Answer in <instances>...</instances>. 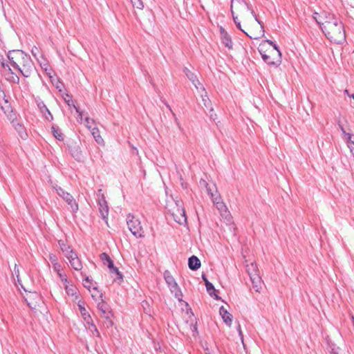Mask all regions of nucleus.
Instances as JSON below:
<instances>
[{
  "mask_svg": "<svg viewBox=\"0 0 354 354\" xmlns=\"http://www.w3.org/2000/svg\"><path fill=\"white\" fill-rule=\"evenodd\" d=\"M95 140V141L97 142V143H101L103 142V139L100 136V135H97L96 136V137H93Z\"/></svg>",
  "mask_w": 354,
  "mask_h": 354,
  "instance_id": "603ef678",
  "label": "nucleus"
},
{
  "mask_svg": "<svg viewBox=\"0 0 354 354\" xmlns=\"http://www.w3.org/2000/svg\"><path fill=\"white\" fill-rule=\"evenodd\" d=\"M68 150L72 156L77 160H80L82 158L80 150V143L74 140L69 141L68 143Z\"/></svg>",
  "mask_w": 354,
  "mask_h": 354,
  "instance_id": "0eeeda50",
  "label": "nucleus"
},
{
  "mask_svg": "<svg viewBox=\"0 0 354 354\" xmlns=\"http://www.w3.org/2000/svg\"><path fill=\"white\" fill-rule=\"evenodd\" d=\"M8 58L11 66L25 77H30L35 70V64L30 57L20 50H10Z\"/></svg>",
  "mask_w": 354,
  "mask_h": 354,
  "instance_id": "f03ea898",
  "label": "nucleus"
},
{
  "mask_svg": "<svg viewBox=\"0 0 354 354\" xmlns=\"http://www.w3.org/2000/svg\"><path fill=\"white\" fill-rule=\"evenodd\" d=\"M273 47V50L272 51V54H276L277 57L281 58V53L278 48V46L274 43V45L272 46Z\"/></svg>",
  "mask_w": 354,
  "mask_h": 354,
  "instance_id": "79ce46f5",
  "label": "nucleus"
},
{
  "mask_svg": "<svg viewBox=\"0 0 354 354\" xmlns=\"http://www.w3.org/2000/svg\"><path fill=\"white\" fill-rule=\"evenodd\" d=\"M49 260L51 262L52 265H53L54 263H58L57 257L54 254H49Z\"/></svg>",
  "mask_w": 354,
  "mask_h": 354,
  "instance_id": "37998d69",
  "label": "nucleus"
},
{
  "mask_svg": "<svg viewBox=\"0 0 354 354\" xmlns=\"http://www.w3.org/2000/svg\"><path fill=\"white\" fill-rule=\"evenodd\" d=\"M32 53H36V50H32Z\"/></svg>",
  "mask_w": 354,
  "mask_h": 354,
  "instance_id": "0e129e2a",
  "label": "nucleus"
},
{
  "mask_svg": "<svg viewBox=\"0 0 354 354\" xmlns=\"http://www.w3.org/2000/svg\"><path fill=\"white\" fill-rule=\"evenodd\" d=\"M74 251L71 249V248L70 247L69 249H66L64 251H63L62 252L64 254L65 257H67L68 256H69L71 254H72Z\"/></svg>",
  "mask_w": 354,
  "mask_h": 354,
  "instance_id": "de8ad7c7",
  "label": "nucleus"
},
{
  "mask_svg": "<svg viewBox=\"0 0 354 354\" xmlns=\"http://www.w3.org/2000/svg\"><path fill=\"white\" fill-rule=\"evenodd\" d=\"M66 203L67 204L70 206L71 209V211L73 212H77L78 210V205L77 203H76V201H75L73 196L68 193L65 197H64L63 198Z\"/></svg>",
  "mask_w": 354,
  "mask_h": 354,
  "instance_id": "f3484780",
  "label": "nucleus"
},
{
  "mask_svg": "<svg viewBox=\"0 0 354 354\" xmlns=\"http://www.w3.org/2000/svg\"><path fill=\"white\" fill-rule=\"evenodd\" d=\"M35 102L40 112L43 114L44 118L48 121H52L53 120V116L44 102L39 97L35 99Z\"/></svg>",
  "mask_w": 354,
  "mask_h": 354,
  "instance_id": "1a4fd4ad",
  "label": "nucleus"
},
{
  "mask_svg": "<svg viewBox=\"0 0 354 354\" xmlns=\"http://www.w3.org/2000/svg\"><path fill=\"white\" fill-rule=\"evenodd\" d=\"M65 101H66V102L67 103V101H71V100H68V99H66V98H65Z\"/></svg>",
  "mask_w": 354,
  "mask_h": 354,
  "instance_id": "680f3d73",
  "label": "nucleus"
},
{
  "mask_svg": "<svg viewBox=\"0 0 354 354\" xmlns=\"http://www.w3.org/2000/svg\"><path fill=\"white\" fill-rule=\"evenodd\" d=\"M233 8H234L238 12L241 14L244 13L246 11H250L251 15L253 16L257 24H261V21L258 19L257 16L256 15L250 5L247 3L244 0H232L231 12L232 15L233 21L235 24L240 22V21L238 19V17L234 15Z\"/></svg>",
  "mask_w": 354,
  "mask_h": 354,
  "instance_id": "7ed1b4c3",
  "label": "nucleus"
},
{
  "mask_svg": "<svg viewBox=\"0 0 354 354\" xmlns=\"http://www.w3.org/2000/svg\"><path fill=\"white\" fill-rule=\"evenodd\" d=\"M75 257H78L77 254L73 252L72 254H71L69 256H68L66 258L69 261V263L71 262L72 259H75Z\"/></svg>",
  "mask_w": 354,
  "mask_h": 354,
  "instance_id": "09e8293b",
  "label": "nucleus"
},
{
  "mask_svg": "<svg viewBox=\"0 0 354 354\" xmlns=\"http://www.w3.org/2000/svg\"><path fill=\"white\" fill-rule=\"evenodd\" d=\"M0 66L1 73H3L4 71H6V68H10L9 65L7 63H6L5 58L2 55H0Z\"/></svg>",
  "mask_w": 354,
  "mask_h": 354,
  "instance_id": "72a5a7b5",
  "label": "nucleus"
},
{
  "mask_svg": "<svg viewBox=\"0 0 354 354\" xmlns=\"http://www.w3.org/2000/svg\"><path fill=\"white\" fill-rule=\"evenodd\" d=\"M255 291L259 292L261 288V280L259 274H253L252 277H250Z\"/></svg>",
  "mask_w": 354,
  "mask_h": 354,
  "instance_id": "412c9836",
  "label": "nucleus"
},
{
  "mask_svg": "<svg viewBox=\"0 0 354 354\" xmlns=\"http://www.w3.org/2000/svg\"><path fill=\"white\" fill-rule=\"evenodd\" d=\"M220 34L223 44L227 48L232 49L233 43L231 37L223 27H220Z\"/></svg>",
  "mask_w": 354,
  "mask_h": 354,
  "instance_id": "9b49d317",
  "label": "nucleus"
},
{
  "mask_svg": "<svg viewBox=\"0 0 354 354\" xmlns=\"http://www.w3.org/2000/svg\"><path fill=\"white\" fill-rule=\"evenodd\" d=\"M237 330L239 332V335L241 337V339L242 342L243 343V333L241 329V326L239 324L238 325Z\"/></svg>",
  "mask_w": 354,
  "mask_h": 354,
  "instance_id": "8fccbe9b",
  "label": "nucleus"
},
{
  "mask_svg": "<svg viewBox=\"0 0 354 354\" xmlns=\"http://www.w3.org/2000/svg\"><path fill=\"white\" fill-rule=\"evenodd\" d=\"M352 318H353V321H354V317H352Z\"/></svg>",
  "mask_w": 354,
  "mask_h": 354,
  "instance_id": "69168bd1",
  "label": "nucleus"
},
{
  "mask_svg": "<svg viewBox=\"0 0 354 354\" xmlns=\"http://www.w3.org/2000/svg\"><path fill=\"white\" fill-rule=\"evenodd\" d=\"M97 309L100 313V317L103 318L106 315H110L112 313L109 305L104 301H102L97 304Z\"/></svg>",
  "mask_w": 354,
  "mask_h": 354,
  "instance_id": "dca6fc26",
  "label": "nucleus"
},
{
  "mask_svg": "<svg viewBox=\"0 0 354 354\" xmlns=\"http://www.w3.org/2000/svg\"><path fill=\"white\" fill-rule=\"evenodd\" d=\"M206 189L208 194L211 196L212 201L213 198H216V196H218L217 191L214 185H212L211 187L209 185L206 184Z\"/></svg>",
  "mask_w": 354,
  "mask_h": 354,
  "instance_id": "7c9ffc66",
  "label": "nucleus"
},
{
  "mask_svg": "<svg viewBox=\"0 0 354 354\" xmlns=\"http://www.w3.org/2000/svg\"><path fill=\"white\" fill-rule=\"evenodd\" d=\"M246 270L250 277H252L253 274H259L257 264L254 263H251L250 264L247 265Z\"/></svg>",
  "mask_w": 354,
  "mask_h": 354,
  "instance_id": "393cba45",
  "label": "nucleus"
},
{
  "mask_svg": "<svg viewBox=\"0 0 354 354\" xmlns=\"http://www.w3.org/2000/svg\"><path fill=\"white\" fill-rule=\"evenodd\" d=\"M213 112H214L213 109H212V107H210V113H210V115H209V117H210V118H211L212 120L215 121V119H216V118H215V117H214V116H216V114H214V113H213Z\"/></svg>",
  "mask_w": 354,
  "mask_h": 354,
  "instance_id": "864d4df0",
  "label": "nucleus"
},
{
  "mask_svg": "<svg viewBox=\"0 0 354 354\" xmlns=\"http://www.w3.org/2000/svg\"><path fill=\"white\" fill-rule=\"evenodd\" d=\"M52 133H53L54 137L56 139H57L58 140H64V136L62 133V131L57 127H55V126L52 127Z\"/></svg>",
  "mask_w": 354,
  "mask_h": 354,
  "instance_id": "c756f323",
  "label": "nucleus"
},
{
  "mask_svg": "<svg viewBox=\"0 0 354 354\" xmlns=\"http://www.w3.org/2000/svg\"><path fill=\"white\" fill-rule=\"evenodd\" d=\"M73 103V100L67 101V104L70 106Z\"/></svg>",
  "mask_w": 354,
  "mask_h": 354,
  "instance_id": "13d9d810",
  "label": "nucleus"
},
{
  "mask_svg": "<svg viewBox=\"0 0 354 354\" xmlns=\"http://www.w3.org/2000/svg\"><path fill=\"white\" fill-rule=\"evenodd\" d=\"M97 202L99 206V212L101 214L102 219L105 220L107 223V218L109 216V207L107 202L105 200L104 194L102 193V189H99L97 194Z\"/></svg>",
  "mask_w": 354,
  "mask_h": 354,
  "instance_id": "39448f33",
  "label": "nucleus"
},
{
  "mask_svg": "<svg viewBox=\"0 0 354 354\" xmlns=\"http://www.w3.org/2000/svg\"><path fill=\"white\" fill-rule=\"evenodd\" d=\"M265 42L269 44L270 46L274 45V42L270 40V39L266 40Z\"/></svg>",
  "mask_w": 354,
  "mask_h": 354,
  "instance_id": "6e6d98bb",
  "label": "nucleus"
},
{
  "mask_svg": "<svg viewBox=\"0 0 354 354\" xmlns=\"http://www.w3.org/2000/svg\"><path fill=\"white\" fill-rule=\"evenodd\" d=\"M173 217L175 221L180 225L187 223L185 212L183 209L178 208L176 213H173Z\"/></svg>",
  "mask_w": 354,
  "mask_h": 354,
  "instance_id": "4468645a",
  "label": "nucleus"
},
{
  "mask_svg": "<svg viewBox=\"0 0 354 354\" xmlns=\"http://www.w3.org/2000/svg\"><path fill=\"white\" fill-rule=\"evenodd\" d=\"M91 281L88 277H86L84 279V286L85 288H90Z\"/></svg>",
  "mask_w": 354,
  "mask_h": 354,
  "instance_id": "49530a36",
  "label": "nucleus"
},
{
  "mask_svg": "<svg viewBox=\"0 0 354 354\" xmlns=\"http://www.w3.org/2000/svg\"><path fill=\"white\" fill-rule=\"evenodd\" d=\"M183 71L187 77L192 82L196 89H199V86H201V88L205 91V88L201 84L198 80L197 79L196 75L193 72H192L189 68L186 67Z\"/></svg>",
  "mask_w": 354,
  "mask_h": 354,
  "instance_id": "f8f14e48",
  "label": "nucleus"
},
{
  "mask_svg": "<svg viewBox=\"0 0 354 354\" xmlns=\"http://www.w3.org/2000/svg\"><path fill=\"white\" fill-rule=\"evenodd\" d=\"M77 306L84 320L86 322V324H88L93 322L90 314L84 307V303L80 300L78 301Z\"/></svg>",
  "mask_w": 354,
  "mask_h": 354,
  "instance_id": "2eb2a0df",
  "label": "nucleus"
},
{
  "mask_svg": "<svg viewBox=\"0 0 354 354\" xmlns=\"http://www.w3.org/2000/svg\"><path fill=\"white\" fill-rule=\"evenodd\" d=\"M85 122H86V127L88 129H91L93 127H92V125L94 124V120L91 118H86L85 119Z\"/></svg>",
  "mask_w": 354,
  "mask_h": 354,
  "instance_id": "ea45409f",
  "label": "nucleus"
},
{
  "mask_svg": "<svg viewBox=\"0 0 354 354\" xmlns=\"http://www.w3.org/2000/svg\"><path fill=\"white\" fill-rule=\"evenodd\" d=\"M259 27H257L259 31H252L250 32V34H248L244 30L242 29L241 22L236 23V26L241 30L243 33H245L248 37H249L252 39H258L262 37L264 35V30L263 23L261 21V24H259Z\"/></svg>",
  "mask_w": 354,
  "mask_h": 354,
  "instance_id": "6e6552de",
  "label": "nucleus"
},
{
  "mask_svg": "<svg viewBox=\"0 0 354 354\" xmlns=\"http://www.w3.org/2000/svg\"><path fill=\"white\" fill-rule=\"evenodd\" d=\"M220 196L218 195L216 196V198H213L212 201L215 204L218 210L220 212L221 216L227 217L229 215V212L227 211L225 205L222 201H220Z\"/></svg>",
  "mask_w": 354,
  "mask_h": 354,
  "instance_id": "9d476101",
  "label": "nucleus"
},
{
  "mask_svg": "<svg viewBox=\"0 0 354 354\" xmlns=\"http://www.w3.org/2000/svg\"><path fill=\"white\" fill-rule=\"evenodd\" d=\"M100 259L104 265H106L108 268H112L113 262L110 257L106 253H102L100 255Z\"/></svg>",
  "mask_w": 354,
  "mask_h": 354,
  "instance_id": "cd10ccee",
  "label": "nucleus"
},
{
  "mask_svg": "<svg viewBox=\"0 0 354 354\" xmlns=\"http://www.w3.org/2000/svg\"><path fill=\"white\" fill-rule=\"evenodd\" d=\"M87 325L88 326V330L91 331L93 335H95L98 337H100V333L93 322H91L90 324H88Z\"/></svg>",
  "mask_w": 354,
  "mask_h": 354,
  "instance_id": "473e14b6",
  "label": "nucleus"
},
{
  "mask_svg": "<svg viewBox=\"0 0 354 354\" xmlns=\"http://www.w3.org/2000/svg\"><path fill=\"white\" fill-rule=\"evenodd\" d=\"M109 268L111 273L115 274L118 276V279L120 280V281H122V274L119 271L118 268L115 267L114 265L113 264V267Z\"/></svg>",
  "mask_w": 354,
  "mask_h": 354,
  "instance_id": "f704fd0d",
  "label": "nucleus"
},
{
  "mask_svg": "<svg viewBox=\"0 0 354 354\" xmlns=\"http://www.w3.org/2000/svg\"><path fill=\"white\" fill-rule=\"evenodd\" d=\"M202 101L205 108L208 109L211 107V101L206 94L204 96L202 95Z\"/></svg>",
  "mask_w": 354,
  "mask_h": 354,
  "instance_id": "e433bc0d",
  "label": "nucleus"
},
{
  "mask_svg": "<svg viewBox=\"0 0 354 354\" xmlns=\"http://www.w3.org/2000/svg\"><path fill=\"white\" fill-rule=\"evenodd\" d=\"M71 267L75 270H81L82 268V264L81 261L78 257H75V259H72L71 262H70Z\"/></svg>",
  "mask_w": 354,
  "mask_h": 354,
  "instance_id": "c85d7f7f",
  "label": "nucleus"
},
{
  "mask_svg": "<svg viewBox=\"0 0 354 354\" xmlns=\"http://www.w3.org/2000/svg\"><path fill=\"white\" fill-rule=\"evenodd\" d=\"M263 44L260 45L259 51L261 55L263 60L269 65L278 66L281 63V58L277 57L276 58L272 57L274 55H268L265 51L263 50Z\"/></svg>",
  "mask_w": 354,
  "mask_h": 354,
  "instance_id": "423d86ee",
  "label": "nucleus"
},
{
  "mask_svg": "<svg viewBox=\"0 0 354 354\" xmlns=\"http://www.w3.org/2000/svg\"><path fill=\"white\" fill-rule=\"evenodd\" d=\"M91 132L93 137H96V136L100 135V131L97 127L92 128L91 129Z\"/></svg>",
  "mask_w": 354,
  "mask_h": 354,
  "instance_id": "a18cd8bd",
  "label": "nucleus"
},
{
  "mask_svg": "<svg viewBox=\"0 0 354 354\" xmlns=\"http://www.w3.org/2000/svg\"><path fill=\"white\" fill-rule=\"evenodd\" d=\"M344 92H345V93H346V94H347L348 96L350 95L348 94V90H345V91H344Z\"/></svg>",
  "mask_w": 354,
  "mask_h": 354,
  "instance_id": "bf43d9fd",
  "label": "nucleus"
},
{
  "mask_svg": "<svg viewBox=\"0 0 354 354\" xmlns=\"http://www.w3.org/2000/svg\"><path fill=\"white\" fill-rule=\"evenodd\" d=\"M53 270L55 272H57V274H59V272H61V270H62V266L61 265L58 263H54L53 265Z\"/></svg>",
  "mask_w": 354,
  "mask_h": 354,
  "instance_id": "c03bdc74",
  "label": "nucleus"
},
{
  "mask_svg": "<svg viewBox=\"0 0 354 354\" xmlns=\"http://www.w3.org/2000/svg\"><path fill=\"white\" fill-rule=\"evenodd\" d=\"M32 53H36V50H32Z\"/></svg>",
  "mask_w": 354,
  "mask_h": 354,
  "instance_id": "e2e57ef3",
  "label": "nucleus"
},
{
  "mask_svg": "<svg viewBox=\"0 0 354 354\" xmlns=\"http://www.w3.org/2000/svg\"><path fill=\"white\" fill-rule=\"evenodd\" d=\"M205 286H206V289H207V291L209 293V295L211 297H214L215 299L218 300L219 299V297L215 293L216 289L214 288V286H213V284L212 283H210L209 281H207Z\"/></svg>",
  "mask_w": 354,
  "mask_h": 354,
  "instance_id": "b1692460",
  "label": "nucleus"
},
{
  "mask_svg": "<svg viewBox=\"0 0 354 354\" xmlns=\"http://www.w3.org/2000/svg\"><path fill=\"white\" fill-rule=\"evenodd\" d=\"M349 97H352L353 99H354V93H353V94H352V95H349Z\"/></svg>",
  "mask_w": 354,
  "mask_h": 354,
  "instance_id": "052dcab7",
  "label": "nucleus"
},
{
  "mask_svg": "<svg viewBox=\"0 0 354 354\" xmlns=\"http://www.w3.org/2000/svg\"><path fill=\"white\" fill-rule=\"evenodd\" d=\"M56 192L62 198H64V197H65V196L68 194V192H65L60 187L56 188Z\"/></svg>",
  "mask_w": 354,
  "mask_h": 354,
  "instance_id": "a19ab883",
  "label": "nucleus"
},
{
  "mask_svg": "<svg viewBox=\"0 0 354 354\" xmlns=\"http://www.w3.org/2000/svg\"><path fill=\"white\" fill-rule=\"evenodd\" d=\"M201 261L199 259L193 255L188 259V266L192 270H197L201 267Z\"/></svg>",
  "mask_w": 354,
  "mask_h": 354,
  "instance_id": "6ab92c4d",
  "label": "nucleus"
},
{
  "mask_svg": "<svg viewBox=\"0 0 354 354\" xmlns=\"http://www.w3.org/2000/svg\"><path fill=\"white\" fill-rule=\"evenodd\" d=\"M2 75L5 77L6 80L10 83L13 84H19V77L15 73H14L11 68H6V71H4L1 73Z\"/></svg>",
  "mask_w": 354,
  "mask_h": 354,
  "instance_id": "ddd939ff",
  "label": "nucleus"
},
{
  "mask_svg": "<svg viewBox=\"0 0 354 354\" xmlns=\"http://www.w3.org/2000/svg\"><path fill=\"white\" fill-rule=\"evenodd\" d=\"M323 20L315 19L320 25V27L328 39L336 44H342L346 39L344 27L342 21L333 15L324 14Z\"/></svg>",
  "mask_w": 354,
  "mask_h": 354,
  "instance_id": "f257e3e1",
  "label": "nucleus"
},
{
  "mask_svg": "<svg viewBox=\"0 0 354 354\" xmlns=\"http://www.w3.org/2000/svg\"><path fill=\"white\" fill-rule=\"evenodd\" d=\"M127 223L129 230L135 236L139 238L144 236V231L138 218L129 214L127 218Z\"/></svg>",
  "mask_w": 354,
  "mask_h": 354,
  "instance_id": "20e7f679",
  "label": "nucleus"
},
{
  "mask_svg": "<svg viewBox=\"0 0 354 354\" xmlns=\"http://www.w3.org/2000/svg\"><path fill=\"white\" fill-rule=\"evenodd\" d=\"M339 129L344 137V139L346 140V145H347V147L348 146V144H349V142H354V136L349 133H346L345 129H344V127L341 125V124H339Z\"/></svg>",
  "mask_w": 354,
  "mask_h": 354,
  "instance_id": "a878e982",
  "label": "nucleus"
},
{
  "mask_svg": "<svg viewBox=\"0 0 354 354\" xmlns=\"http://www.w3.org/2000/svg\"><path fill=\"white\" fill-rule=\"evenodd\" d=\"M57 275L59 276L61 281L63 283L64 286L66 285V283H68L69 281L67 279V277L65 274H63L61 272H59V274H57Z\"/></svg>",
  "mask_w": 354,
  "mask_h": 354,
  "instance_id": "4c0bfd02",
  "label": "nucleus"
},
{
  "mask_svg": "<svg viewBox=\"0 0 354 354\" xmlns=\"http://www.w3.org/2000/svg\"><path fill=\"white\" fill-rule=\"evenodd\" d=\"M12 123L15 129L18 131L20 137L24 140L26 139L28 135L24 131V129L21 124H20L19 122H15L14 121H12Z\"/></svg>",
  "mask_w": 354,
  "mask_h": 354,
  "instance_id": "5701e85b",
  "label": "nucleus"
},
{
  "mask_svg": "<svg viewBox=\"0 0 354 354\" xmlns=\"http://www.w3.org/2000/svg\"><path fill=\"white\" fill-rule=\"evenodd\" d=\"M133 6L138 9L142 10L144 7L142 0H130Z\"/></svg>",
  "mask_w": 354,
  "mask_h": 354,
  "instance_id": "c9c22d12",
  "label": "nucleus"
},
{
  "mask_svg": "<svg viewBox=\"0 0 354 354\" xmlns=\"http://www.w3.org/2000/svg\"><path fill=\"white\" fill-rule=\"evenodd\" d=\"M73 107L75 108L77 113L82 117V113L80 111L79 108H77L75 104H73Z\"/></svg>",
  "mask_w": 354,
  "mask_h": 354,
  "instance_id": "5fc2aeb1",
  "label": "nucleus"
},
{
  "mask_svg": "<svg viewBox=\"0 0 354 354\" xmlns=\"http://www.w3.org/2000/svg\"><path fill=\"white\" fill-rule=\"evenodd\" d=\"M164 278L168 286L174 285L175 283H176V280L168 270L165 271Z\"/></svg>",
  "mask_w": 354,
  "mask_h": 354,
  "instance_id": "bb28decb",
  "label": "nucleus"
},
{
  "mask_svg": "<svg viewBox=\"0 0 354 354\" xmlns=\"http://www.w3.org/2000/svg\"><path fill=\"white\" fill-rule=\"evenodd\" d=\"M113 315L112 313L110 314V315H106V317H103L102 319H104V321L103 322V326L105 328H110L113 326V322L111 319Z\"/></svg>",
  "mask_w": 354,
  "mask_h": 354,
  "instance_id": "2f4dec72",
  "label": "nucleus"
},
{
  "mask_svg": "<svg viewBox=\"0 0 354 354\" xmlns=\"http://www.w3.org/2000/svg\"><path fill=\"white\" fill-rule=\"evenodd\" d=\"M219 313L221 315L223 322L227 325L231 326L232 322V316L230 313L227 312V310L224 308V306H221L219 309Z\"/></svg>",
  "mask_w": 354,
  "mask_h": 354,
  "instance_id": "a211bd4d",
  "label": "nucleus"
},
{
  "mask_svg": "<svg viewBox=\"0 0 354 354\" xmlns=\"http://www.w3.org/2000/svg\"><path fill=\"white\" fill-rule=\"evenodd\" d=\"M64 289L68 295L75 296V299H77V296L76 295L77 288L73 284L71 283L70 281L68 283L64 285Z\"/></svg>",
  "mask_w": 354,
  "mask_h": 354,
  "instance_id": "4be33fe9",
  "label": "nucleus"
},
{
  "mask_svg": "<svg viewBox=\"0 0 354 354\" xmlns=\"http://www.w3.org/2000/svg\"><path fill=\"white\" fill-rule=\"evenodd\" d=\"M202 278L203 279V281H205V283L206 284L207 281H209L208 279H207V277H205V275H203L202 276Z\"/></svg>",
  "mask_w": 354,
  "mask_h": 354,
  "instance_id": "4d7b16f0",
  "label": "nucleus"
},
{
  "mask_svg": "<svg viewBox=\"0 0 354 354\" xmlns=\"http://www.w3.org/2000/svg\"><path fill=\"white\" fill-rule=\"evenodd\" d=\"M58 244H59V246L62 252L66 249H69V248L71 247V246L68 245L64 242V241H62V240L59 241Z\"/></svg>",
  "mask_w": 354,
  "mask_h": 354,
  "instance_id": "58836bf2",
  "label": "nucleus"
},
{
  "mask_svg": "<svg viewBox=\"0 0 354 354\" xmlns=\"http://www.w3.org/2000/svg\"><path fill=\"white\" fill-rule=\"evenodd\" d=\"M165 104L166 105V106L169 109V110L171 111V113H172L174 118H175V120L176 122H177V118L176 117V114L174 113V111H172V109H171L170 106L167 103V102H165Z\"/></svg>",
  "mask_w": 354,
  "mask_h": 354,
  "instance_id": "3c124183",
  "label": "nucleus"
},
{
  "mask_svg": "<svg viewBox=\"0 0 354 354\" xmlns=\"http://www.w3.org/2000/svg\"><path fill=\"white\" fill-rule=\"evenodd\" d=\"M169 288L170 291L174 294L175 297L179 301H181L183 300V293L177 283H175L174 285L169 286Z\"/></svg>",
  "mask_w": 354,
  "mask_h": 354,
  "instance_id": "aec40b11",
  "label": "nucleus"
}]
</instances>
